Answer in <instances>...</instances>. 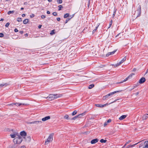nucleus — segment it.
I'll return each mask as SVG.
<instances>
[{
  "instance_id": "f257e3e1",
  "label": "nucleus",
  "mask_w": 148,
  "mask_h": 148,
  "mask_svg": "<svg viewBox=\"0 0 148 148\" xmlns=\"http://www.w3.org/2000/svg\"><path fill=\"white\" fill-rule=\"evenodd\" d=\"M22 140V137L19 135L13 139V141L15 144H19L21 143Z\"/></svg>"
},
{
  "instance_id": "f03ea898",
  "label": "nucleus",
  "mask_w": 148,
  "mask_h": 148,
  "mask_svg": "<svg viewBox=\"0 0 148 148\" xmlns=\"http://www.w3.org/2000/svg\"><path fill=\"white\" fill-rule=\"evenodd\" d=\"M141 6L140 5H139L137 10L135 11V13L134 14V16L136 18L139 16L141 15Z\"/></svg>"
},
{
  "instance_id": "7ed1b4c3",
  "label": "nucleus",
  "mask_w": 148,
  "mask_h": 148,
  "mask_svg": "<svg viewBox=\"0 0 148 148\" xmlns=\"http://www.w3.org/2000/svg\"><path fill=\"white\" fill-rule=\"evenodd\" d=\"M53 135L54 134L53 133L50 134L49 136L48 137L45 142V145L47 144L48 143H49L52 141L53 139Z\"/></svg>"
},
{
  "instance_id": "20e7f679",
  "label": "nucleus",
  "mask_w": 148,
  "mask_h": 148,
  "mask_svg": "<svg viewBox=\"0 0 148 148\" xmlns=\"http://www.w3.org/2000/svg\"><path fill=\"white\" fill-rule=\"evenodd\" d=\"M121 91H116L114 92H111V93L108 94V95L103 96V100H106L107 98H108L109 96H110L111 95H113V94H114L115 93H116V92H119Z\"/></svg>"
},
{
  "instance_id": "39448f33",
  "label": "nucleus",
  "mask_w": 148,
  "mask_h": 148,
  "mask_svg": "<svg viewBox=\"0 0 148 148\" xmlns=\"http://www.w3.org/2000/svg\"><path fill=\"white\" fill-rule=\"evenodd\" d=\"M19 134L16 132H14L12 134H10V136L12 138H15L19 135Z\"/></svg>"
},
{
  "instance_id": "423d86ee",
  "label": "nucleus",
  "mask_w": 148,
  "mask_h": 148,
  "mask_svg": "<svg viewBox=\"0 0 148 148\" xmlns=\"http://www.w3.org/2000/svg\"><path fill=\"white\" fill-rule=\"evenodd\" d=\"M41 123V121H33L32 122H27V123L28 124H38L40 123Z\"/></svg>"
},
{
  "instance_id": "0eeeda50",
  "label": "nucleus",
  "mask_w": 148,
  "mask_h": 148,
  "mask_svg": "<svg viewBox=\"0 0 148 148\" xmlns=\"http://www.w3.org/2000/svg\"><path fill=\"white\" fill-rule=\"evenodd\" d=\"M86 114V112H84L82 114H79L77 115L78 119L79 120L83 118V117Z\"/></svg>"
},
{
  "instance_id": "6e6552de",
  "label": "nucleus",
  "mask_w": 148,
  "mask_h": 148,
  "mask_svg": "<svg viewBox=\"0 0 148 148\" xmlns=\"http://www.w3.org/2000/svg\"><path fill=\"white\" fill-rule=\"evenodd\" d=\"M54 97L53 94H51L46 98L48 99L52 100L54 99Z\"/></svg>"
},
{
  "instance_id": "1a4fd4ad",
  "label": "nucleus",
  "mask_w": 148,
  "mask_h": 148,
  "mask_svg": "<svg viewBox=\"0 0 148 148\" xmlns=\"http://www.w3.org/2000/svg\"><path fill=\"white\" fill-rule=\"evenodd\" d=\"M95 106L97 107H99V108H103L104 107L108 105V104L107 103L102 105V104H95Z\"/></svg>"
},
{
  "instance_id": "9d476101",
  "label": "nucleus",
  "mask_w": 148,
  "mask_h": 148,
  "mask_svg": "<svg viewBox=\"0 0 148 148\" xmlns=\"http://www.w3.org/2000/svg\"><path fill=\"white\" fill-rule=\"evenodd\" d=\"M99 141V139L97 138H95L92 140L90 142V143L92 144H95L97 142Z\"/></svg>"
},
{
  "instance_id": "9b49d317",
  "label": "nucleus",
  "mask_w": 148,
  "mask_h": 148,
  "mask_svg": "<svg viewBox=\"0 0 148 148\" xmlns=\"http://www.w3.org/2000/svg\"><path fill=\"white\" fill-rule=\"evenodd\" d=\"M146 80L145 79V77H142L139 80V83L140 84H142L144 82H145Z\"/></svg>"
},
{
  "instance_id": "f8f14e48",
  "label": "nucleus",
  "mask_w": 148,
  "mask_h": 148,
  "mask_svg": "<svg viewBox=\"0 0 148 148\" xmlns=\"http://www.w3.org/2000/svg\"><path fill=\"white\" fill-rule=\"evenodd\" d=\"M74 14L72 15H70L69 17H67L65 21V23H67L68 21H69L70 19H71L72 17H73L74 16Z\"/></svg>"
},
{
  "instance_id": "ddd939ff",
  "label": "nucleus",
  "mask_w": 148,
  "mask_h": 148,
  "mask_svg": "<svg viewBox=\"0 0 148 148\" xmlns=\"http://www.w3.org/2000/svg\"><path fill=\"white\" fill-rule=\"evenodd\" d=\"M17 104L18 105V106H20L21 105H25L23 103H12L10 104L9 105L11 106H14V105H16V104Z\"/></svg>"
},
{
  "instance_id": "4468645a",
  "label": "nucleus",
  "mask_w": 148,
  "mask_h": 148,
  "mask_svg": "<svg viewBox=\"0 0 148 148\" xmlns=\"http://www.w3.org/2000/svg\"><path fill=\"white\" fill-rule=\"evenodd\" d=\"M148 118V114H144L142 117V119L143 120L147 119Z\"/></svg>"
},
{
  "instance_id": "2eb2a0df",
  "label": "nucleus",
  "mask_w": 148,
  "mask_h": 148,
  "mask_svg": "<svg viewBox=\"0 0 148 148\" xmlns=\"http://www.w3.org/2000/svg\"><path fill=\"white\" fill-rule=\"evenodd\" d=\"M20 134L21 136H26L27 135L26 132L24 131H23L21 132L20 133Z\"/></svg>"
},
{
  "instance_id": "dca6fc26",
  "label": "nucleus",
  "mask_w": 148,
  "mask_h": 148,
  "mask_svg": "<svg viewBox=\"0 0 148 148\" xmlns=\"http://www.w3.org/2000/svg\"><path fill=\"white\" fill-rule=\"evenodd\" d=\"M116 51L115 50V51H113L111 52H110L108 53V54H106V56L108 57L110 55L114 54L115 53V52Z\"/></svg>"
},
{
  "instance_id": "f3484780",
  "label": "nucleus",
  "mask_w": 148,
  "mask_h": 148,
  "mask_svg": "<svg viewBox=\"0 0 148 148\" xmlns=\"http://www.w3.org/2000/svg\"><path fill=\"white\" fill-rule=\"evenodd\" d=\"M127 115H122L119 118V119L120 120H123L127 117Z\"/></svg>"
},
{
  "instance_id": "a211bd4d",
  "label": "nucleus",
  "mask_w": 148,
  "mask_h": 148,
  "mask_svg": "<svg viewBox=\"0 0 148 148\" xmlns=\"http://www.w3.org/2000/svg\"><path fill=\"white\" fill-rule=\"evenodd\" d=\"M50 119V116H48L45 117V118H43L42 119V120H47L49 119Z\"/></svg>"
},
{
  "instance_id": "6ab92c4d",
  "label": "nucleus",
  "mask_w": 148,
  "mask_h": 148,
  "mask_svg": "<svg viewBox=\"0 0 148 148\" xmlns=\"http://www.w3.org/2000/svg\"><path fill=\"white\" fill-rule=\"evenodd\" d=\"M111 121H106V122L104 123V126L106 127L109 123H110Z\"/></svg>"
},
{
  "instance_id": "aec40b11",
  "label": "nucleus",
  "mask_w": 148,
  "mask_h": 148,
  "mask_svg": "<svg viewBox=\"0 0 148 148\" xmlns=\"http://www.w3.org/2000/svg\"><path fill=\"white\" fill-rule=\"evenodd\" d=\"M145 146L144 148H148V141H146L144 143Z\"/></svg>"
},
{
  "instance_id": "412c9836",
  "label": "nucleus",
  "mask_w": 148,
  "mask_h": 148,
  "mask_svg": "<svg viewBox=\"0 0 148 148\" xmlns=\"http://www.w3.org/2000/svg\"><path fill=\"white\" fill-rule=\"evenodd\" d=\"M54 96L55 97H54V99H56L57 98L60 97L61 95H60L58 94H53Z\"/></svg>"
},
{
  "instance_id": "4be33fe9",
  "label": "nucleus",
  "mask_w": 148,
  "mask_h": 148,
  "mask_svg": "<svg viewBox=\"0 0 148 148\" xmlns=\"http://www.w3.org/2000/svg\"><path fill=\"white\" fill-rule=\"evenodd\" d=\"M122 63L121 61L119 63H117V64L115 65L113 64L112 65H113L114 66L117 67L119 66H120Z\"/></svg>"
},
{
  "instance_id": "5701e85b",
  "label": "nucleus",
  "mask_w": 148,
  "mask_h": 148,
  "mask_svg": "<svg viewBox=\"0 0 148 148\" xmlns=\"http://www.w3.org/2000/svg\"><path fill=\"white\" fill-rule=\"evenodd\" d=\"M29 21V20L28 19H26L24 20L23 21V23L24 24H26Z\"/></svg>"
},
{
  "instance_id": "b1692460",
  "label": "nucleus",
  "mask_w": 148,
  "mask_h": 148,
  "mask_svg": "<svg viewBox=\"0 0 148 148\" xmlns=\"http://www.w3.org/2000/svg\"><path fill=\"white\" fill-rule=\"evenodd\" d=\"M94 84H92L89 86L88 88L89 89H91L92 88L94 87Z\"/></svg>"
},
{
  "instance_id": "393cba45",
  "label": "nucleus",
  "mask_w": 148,
  "mask_h": 148,
  "mask_svg": "<svg viewBox=\"0 0 148 148\" xmlns=\"http://www.w3.org/2000/svg\"><path fill=\"white\" fill-rule=\"evenodd\" d=\"M128 79H129V77H127L124 80H123V81L122 82H117V83H116V84H119V83H122L124 82H125Z\"/></svg>"
},
{
  "instance_id": "a878e982",
  "label": "nucleus",
  "mask_w": 148,
  "mask_h": 148,
  "mask_svg": "<svg viewBox=\"0 0 148 148\" xmlns=\"http://www.w3.org/2000/svg\"><path fill=\"white\" fill-rule=\"evenodd\" d=\"M77 110H75V111H74L72 113V116H74V115H75L76 114H77Z\"/></svg>"
},
{
  "instance_id": "bb28decb",
  "label": "nucleus",
  "mask_w": 148,
  "mask_h": 148,
  "mask_svg": "<svg viewBox=\"0 0 148 148\" xmlns=\"http://www.w3.org/2000/svg\"><path fill=\"white\" fill-rule=\"evenodd\" d=\"M24 138L26 139V140H27L28 141H29L31 140V138L29 137H27L26 138L25 137Z\"/></svg>"
},
{
  "instance_id": "cd10ccee",
  "label": "nucleus",
  "mask_w": 148,
  "mask_h": 148,
  "mask_svg": "<svg viewBox=\"0 0 148 148\" xmlns=\"http://www.w3.org/2000/svg\"><path fill=\"white\" fill-rule=\"evenodd\" d=\"M107 140H104L103 139H101L100 140V142L102 143H105L106 142Z\"/></svg>"
},
{
  "instance_id": "c85d7f7f",
  "label": "nucleus",
  "mask_w": 148,
  "mask_h": 148,
  "mask_svg": "<svg viewBox=\"0 0 148 148\" xmlns=\"http://www.w3.org/2000/svg\"><path fill=\"white\" fill-rule=\"evenodd\" d=\"M7 85H8V84L7 83L4 84H0V88L4 86H6Z\"/></svg>"
},
{
  "instance_id": "c756f323",
  "label": "nucleus",
  "mask_w": 148,
  "mask_h": 148,
  "mask_svg": "<svg viewBox=\"0 0 148 148\" xmlns=\"http://www.w3.org/2000/svg\"><path fill=\"white\" fill-rule=\"evenodd\" d=\"M14 11H9L8 12V14L9 15L10 14H13V13H14Z\"/></svg>"
},
{
  "instance_id": "7c9ffc66",
  "label": "nucleus",
  "mask_w": 148,
  "mask_h": 148,
  "mask_svg": "<svg viewBox=\"0 0 148 148\" xmlns=\"http://www.w3.org/2000/svg\"><path fill=\"white\" fill-rule=\"evenodd\" d=\"M58 7L59 8V9L58 10L59 11L61 10L62 8H63L62 6L61 5H59L58 6Z\"/></svg>"
},
{
  "instance_id": "2f4dec72",
  "label": "nucleus",
  "mask_w": 148,
  "mask_h": 148,
  "mask_svg": "<svg viewBox=\"0 0 148 148\" xmlns=\"http://www.w3.org/2000/svg\"><path fill=\"white\" fill-rule=\"evenodd\" d=\"M72 119L73 120H76V119L78 120L77 115L75 116V117H73L72 118Z\"/></svg>"
},
{
  "instance_id": "473e14b6",
  "label": "nucleus",
  "mask_w": 148,
  "mask_h": 148,
  "mask_svg": "<svg viewBox=\"0 0 148 148\" xmlns=\"http://www.w3.org/2000/svg\"><path fill=\"white\" fill-rule=\"evenodd\" d=\"M57 2L58 3L60 4L62 3V0H57Z\"/></svg>"
},
{
  "instance_id": "72a5a7b5",
  "label": "nucleus",
  "mask_w": 148,
  "mask_h": 148,
  "mask_svg": "<svg viewBox=\"0 0 148 148\" xmlns=\"http://www.w3.org/2000/svg\"><path fill=\"white\" fill-rule=\"evenodd\" d=\"M112 20H111L110 23L109 25V27H108V28H110L111 27V25H112Z\"/></svg>"
},
{
  "instance_id": "f704fd0d",
  "label": "nucleus",
  "mask_w": 148,
  "mask_h": 148,
  "mask_svg": "<svg viewBox=\"0 0 148 148\" xmlns=\"http://www.w3.org/2000/svg\"><path fill=\"white\" fill-rule=\"evenodd\" d=\"M17 21L18 22H21L22 21V20L21 18H18L17 19Z\"/></svg>"
},
{
  "instance_id": "c9c22d12",
  "label": "nucleus",
  "mask_w": 148,
  "mask_h": 148,
  "mask_svg": "<svg viewBox=\"0 0 148 148\" xmlns=\"http://www.w3.org/2000/svg\"><path fill=\"white\" fill-rule=\"evenodd\" d=\"M54 30H53L51 31V32L50 33V34L51 35H53L55 34Z\"/></svg>"
},
{
  "instance_id": "e433bc0d",
  "label": "nucleus",
  "mask_w": 148,
  "mask_h": 148,
  "mask_svg": "<svg viewBox=\"0 0 148 148\" xmlns=\"http://www.w3.org/2000/svg\"><path fill=\"white\" fill-rule=\"evenodd\" d=\"M69 14L68 13H66L65 14V18H67V17H69L70 16Z\"/></svg>"
},
{
  "instance_id": "4c0bfd02",
  "label": "nucleus",
  "mask_w": 148,
  "mask_h": 148,
  "mask_svg": "<svg viewBox=\"0 0 148 148\" xmlns=\"http://www.w3.org/2000/svg\"><path fill=\"white\" fill-rule=\"evenodd\" d=\"M98 27V26L97 27H96L95 28V29L93 31H92L93 33H94L95 32L96 30L97 29Z\"/></svg>"
},
{
  "instance_id": "58836bf2",
  "label": "nucleus",
  "mask_w": 148,
  "mask_h": 148,
  "mask_svg": "<svg viewBox=\"0 0 148 148\" xmlns=\"http://www.w3.org/2000/svg\"><path fill=\"white\" fill-rule=\"evenodd\" d=\"M143 145H144V144L143 143H141L140 145L139 146V147L140 148V147H142L143 146Z\"/></svg>"
},
{
  "instance_id": "ea45409f",
  "label": "nucleus",
  "mask_w": 148,
  "mask_h": 148,
  "mask_svg": "<svg viewBox=\"0 0 148 148\" xmlns=\"http://www.w3.org/2000/svg\"><path fill=\"white\" fill-rule=\"evenodd\" d=\"M140 142H138V143H136L135 144H134V145H131L130 146V147H134L135 146V145H136V144H137L140 143Z\"/></svg>"
},
{
  "instance_id": "a19ab883",
  "label": "nucleus",
  "mask_w": 148,
  "mask_h": 148,
  "mask_svg": "<svg viewBox=\"0 0 148 148\" xmlns=\"http://www.w3.org/2000/svg\"><path fill=\"white\" fill-rule=\"evenodd\" d=\"M52 14L54 16H56L57 15V14L56 12H53Z\"/></svg>"
},
{
  "instance_id": "79ce46f5",
  "label": "nucleus",
  "mask_w": 148,
  "mask_h": 148,
  "mask_svg": "<svg viewBox=\"0 0 148 148\" xmlns=\"http://www.w3.org/2000/svg\"><path fill=\"white\" fill-rule=\"evenodd\" d=\"M65 119L68 120L70 119L69 118V116L67 115H65Z\"/></svg>"
},
{
  "instance_id": "37998d69",
  "label": "nucleus",
  "mask_w": 148,
  "mask_h": 148,
  "mask_svg": "<svg viewBox=\"0 0 148 148\" xmlns=\"http://www.w3.org/2000/svg\"><path fill=\"white\" fill-rule=\"evenodd\" d=\"M4 36V34L3 33H0V37H2Z\"/></svg>"
},
{
  "instance_id": "c03bdc74",
  "label": "nucleus",
  "mask_w": 148,
  "mask_h": 148,
  "mask_svg": "<svg viewBox=\"0 0 148 148\" xmlns=\"http://www.w3.org/2000/svg\"><path fill=\"white\" fill-rule=\"evenodd\" d=\"M90 0H88V8H89Z\"/></svg>"
},
{
  "instance_id": "a18cd8bd",
  "label": "nucleus",
  "mask_w": 148,
  "mask_h": 148,
  "mask_svg": "<svg viewBox=\"0 0 148 148\" xmlns=\"http://www.w3.org/2000/svg\"><path fill=\"white\" fill-rule=\"evenodd\" d=\"M90 133V132H85L83 133V134H88Z\"/></svg>"
},
{
  "instance_id": "49530a36",
  "label": "nucleus",
  "mask_w": 148,
  "mask_h": 148,
  "mask_svg": "<svg viewBox=\"0 0 148 148\" xmlns=\"http://www.w3.org/2000/svg\"><path fill=\"white\" fill-rule=\"evenodd\" d=\"M10 25V23H7L5 25V26L6 27H8Z\"/></svg>"
},
{
  "instance_id": "de8ad7c7",
  "label": "nucleus",
  "mask_w": 148,
  "mask_h": 148,
  "mask_svg": "<svg viewBox=\"0 0 148 148\" xmlns=\"http://www.w3.org/2000/svg\"><path fill=\"white\" fill-rule=\"evenodd\" d=\"M30 16L31 18H33L34 16V14H32L30 15Z\"/></svg>"
},
{
  "instance_id": "09e8293b",
  "label": "nucleus",
  "mask_w": 148,
  "mask_h": 148,
  "mask_svg": "<svg viewBox=\"0 0 148 148\" xmlns=\"http://www.w3.org/2000/svg\"><path fill=\"white\" fill-rule=\"evenodd\" d=\"M45 17H46L44 15H42L41 16V18H45Z\"/></svg>"
},
{
  "instance_id": "8fccbe9b",
  "label": "nucleus",
  "mask_w": 148,
  "mask_h": 148,
  "mask_svg": "<svg viewBox=\"0 0 148 148\" xmlns=\"http://www.w3.org/2000/svg\"><path fill=\"white\" fill-rule=\"evenodd\" d=\"M134 86L133 87V88H132L130 90V91H131L132 90H133L135 88H136V87L137 86Z\"/></svg>"
},
{
  "instance_id": "3c124183",
  "label": "nucleus",
  "mask_w": 148,
  "mask_h": 148,
  "mask_svg": "<svg viewBox=\"0 0 148 148\" xmlns=\"http://www.w3.org/2000/svg\"><path fill=\"white\" fill-rule=\"evenodd\" d=\"M126 56H125L124 58L122 59L124 61H125L126 60Z\"/></svg>"
},
{
  "instance_id": "603ef678",
  "label": "nucleus",
  "mask_w": 148,
  "mask_h": 148,
  "mask_svg": "<svg viewBox=\"0 0 148 148\" xmlns=\"http://www.w3.org/2000/svg\"><path fill=\"white\" fill-rule=\"evenodd\" d=\"M14 32H18V30L16 28H15V29H14Z\"/></svg>"
},
{
  "instance_id": "864d4df0",
  "label": "nucleus",
  "mask_w": 148,
  "mask_h": 148,
  "mask_svg": "<svg viewBox=\"0 0 148 148\" xmlns=\"http://www.w3.org/2000/svg\"><path fill=\"white\" fill-rule=\"evenodd\" d=\"M86 77H85L84 76H82L81 78H82V80H84L85 79V78Z\"/></svg>"
},
{
  "instance_id": "5fc2aeb1",
  "label": "nucleus",
  "mask_w": 148,
  "mask_h": 148,
  "mask_svg": "<svg viewBox=\"0 0 148 148\" xmlns=\"http://www.w3.org/2000/svg\"><path fill=\"white\" fill-rule=\"evenodd\" d=\"M115 13H116V11H115L114 13H113V17H114V15L115 14Z\"/></svg>"
},
{
  "instance_id": "6e6d98bb",
  "label": "nucleus",
  "mask_w": 148,
  "mask_h": 148,
  "mask_svg": "<svg viewBox=\"0 0 148 148\" xmlns=\"http://www.w3.org/2000/svg\"><path fill=\"white\" fill-rule=\"evenodd\" d=\"M131 141L130 140H129V141H128V142H127L126 143V144L127 145L130 142H131Z\"/></svg>"
},
{
  "instance_id": "4d7b16f0",
  "label": "nucleus",
  "mask_w": 148,
  "mask_h": 148,
  "mask_svg": "<svg viewBox=\"0 0 148 148\" xmlns=\"http://www.w3.org/2000/svg\"><path fill=\"white\" fill-rule=\"evenodd\" d=\"M42 27V25H39L38 26V28L39 29L40 28H41Z\"/></svg>"
},
{
  "instance_id": "13d9d810",
  "label": "nucleus",
  "mask_w": 148,
  "mask_h": 148,
  "mask_svg": "<svg viewBox=\"0 0 148 148\" xmlns=\"http://www.w3.org/2000/svg\"><path fill=\"white\" fill-rule=\"evenodd\" d=\"M57 19L58 21H60V18H57Z\"/></svg>"
},
{
  "instance_id": "bf43d9fd",
  "label": "nucleus",
  "mask_w": 148,
  "mask_h": 148,
  "mask_svg": "<svg viewBox=\"0 0 148 148\" xmlns=\"http://www.w3.org/2000/svg\"><path fill=\"white\" fill-rule=\"evenodd\" d=\"M19 32L20 33H21V34H22L23 33V31H20Z\"/></svg>"
},
{
  "instance_id": "052dcab7",
  "label": "nucleus",
  "mask_w": 148,
  "mask_h": 148,
  "mask_svg": "<svg viewBox=\"0 0 148 148\" xmlns=\"http://www.w3.org/2000/svg\"><path fill=\"white\" fill-rule=\"evenodd\" d=\"M47 13L48 14H50V12L49 11H47Z\"/></svg>"
},
{
  "instance_id": "680f3d73",
  "label": "nucleus",
  "mask_w": 148,
  "mask_h": 148,
  "mask_svg": "<svg viewBox=\"0 0 148 148\" xmlns=\"http://www.w3.org/2000/svg\"><path fill=\"white\" fill-rule=\"evenodd\" d=\"M132 77V75L131 74L129 75L127 77H129V78L130 77Z\"/></svg>"
},
{
  "instance_id": "e2e57ef3",
  "label": "nucleus",
  "mask_w": 148,
  "mask_h": 148,
  "mask_svg": "<svg viewBox=\"0 0 148 148\" xmlns=\"http://www.w3.org/2000/svg\"><path fill=\"white\" fill-rule=\"evenodd\" d=\"M22 16L23 17H24V16H25V14H22Z\"/></svg>"
},
{
  "instance_id": "0e129e2a",
  "label": "nucleus",
  "mask_w": 148,
  "mask_h": 148,
  "mask_svg": "<svg viewBox=\"0 0 148 148\" xmlns=\"http://www.w3.org/2000/svg\"><path fill=\"white\" fill-rule=\"evenodd\" d=\"M139 93V92H138L135 93V94L136 95H138Z\"/></svg>"
},
{
  "instance_id": "69168bd1",
  "label": "nucleus",
  "mask_w": 148,
  "mask_h": 148,
  "mask_svg": "<svg viewBox=\"0 0 148 148\" xmlns=\"http://www.w3.org/2000/svg\"><path fill=\"white\" fill-rule=\"evenodd\" d=\"M127 145L125 144V145L122 147V148H124Z\"/></svg>"
},
{
  "instance_id": "338daca9",
  "label": "nucleus",
  "mask_w": 148,
  "mask_h": 148,
  "mask_svg": "<svg viewBox=\"0 0 148 148\" xmlns=\"http://www.w3.org/2000/svg\"><path fill=\"white\" fill-rule=\"evenodd\" d=\"M136 70V69L135 68H134L133 69V71H135Z\"/></svg>"
},
{
  "instance_id": "774afa93",
  "label": "nucleus",
  "mask_w": 148,
  "mask_h": 148,
  "mask_svg": "<svg viewBox=\"0 0 148 148\" xmlns=\"http://www.w3.org/2000/svg\"><path fill=\"white\" fill-rule=\"evenodd\" d=\"M148 72V69L147 70L146 72L145 73V74H146Z\"/></svg>"
}]
</instances>
